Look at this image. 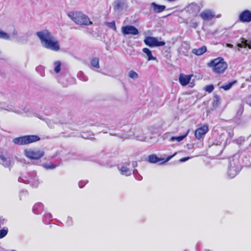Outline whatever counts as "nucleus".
Returning a JSON list of instances; mask_svg holds the SVG:
<instances>
[{
	"label": "nucleus",
	"mask_w": 251,
	"mask_h": 251,
	"mask_svg": "<svg viewBox=\"0 0 251 251\" xmlns=\"http://www.w3.org/2000/svg\"><path fill=\"white\" fill-rule=\"evenodd\" d=\"M211 149L216 150L217 151L216 152L217 155H219L222 153L224 150V147L223 146L215 145L212 147Z\"/></svg>",
	"instance_id": "nucleus-27"
},
{
	"label": "nucleus",
	"mask_w": 251,
	"mask_h": 251,
	"mask_svg": "<svg viewBox=\"0 0 251 251\" xmlns=\"http://www.w3.org/2000/svg\"><path fill=\"white\" fill-rule=\"evenodd\" d=\"M27 195V191L26 190H21L19 193L20 200H22L24 196H25Z\"/></svg>",
	"instance_id": "nucleus-40"
},
{
	"label": "nucleus",
	"mask_w": 251,
	"mask_h": 251,
	"mask_svg": "<svg viewBox=\"0 0 251 251\" xmlns=\"http://www.w3.org/2000/svg\"><path fill=\"white\" fill-rule=\"evenodd\" d=\"M122 32L124 35H136L139 34L138 29L135 26L131 25L123 26L121 28Z\"/></svg>",
	"instance_id": "nucleus-13"
},
{
	"label": "nucleus",
	"mask_w": 251,
	"mask_h": 251,
	"mask_svg": "<svg viewBox=\"0 0 251 251\" xmlns=\"http://www.w3.org/2000/svg\"><path fill=\"white\" fill-rule=\"evenodd\" d=\"M190 84H191V86H191V87H193V85L192 84V83H190Z\"/></svg>",
	"instance_id": "nucleus-52"
},
{
	"label": "nucleus",
	"mask_w": 251,
	"mask_h": 251,
	"mask_svg": "<svg viewBox=\"0 0 251 251\" xmlns=\"http://www.w3.org/2000/svg\"><path fill=\"white\" fill-rule=\"evenodd\" d=\"M204 90L208 93H211L214 90V86L213 85H206L204 88Z\"/></svg>",
	"instance_id": "nucleus-37"
},
{
	"label": "nucleus",
	"mask_w": 251,
	"mask_h": 251,
	"mask_svg": "<svg viewBox=\"0 0 251 251\" xmlns=\"http://www.w3.org/2000/svg\"><path fill=\"white\" fill-rule=\"evenodd\" d=\"M227 135L228 137L230 138H231L234 135L233 131L232 130H230L227 132Z\"/></svg>",
	"instance_id": "nucleus-46"
},
{
	"label": "nucleus",
	"mask_w": 251,
	"mask_h": 251,
	"mask_svg": "<svg viewBox=\"0 0 251 251\" xmlns=\"http://www.w3.org/2000/svg\"><path fill=\"white\" fill-rule=\"evenodd\" d=\"M44 167L46 169H47V170H49V169H55L56 167H57V165H54L52 163H46V164H45L44 165H43Z\"/></svg>",
	"instance_id": "nucleus-34"
},
{
	"label": "nucleus",
	"mask_w": 251,
	"mask_h": 251,
	"mask_svg": "<svg viewBox=\"0 0 251 251\" xmlns=\"http://www.w3.org/2000/svg\"><path fill=\"white\" fill-rule=\"evenodd\" d=\"M104 24L105 25H107L109 28L112 29L115 31H116L117 28L115 21H112L111 22H105Z\"/></svg>",
	"instance_id": "nucleus-29"
},
{
	"label": "nucleus",
	"mask_w": 251,
	"mask_h": 251,
	"mask_svg": "<svg viewBox=\"0 0 251 251\" xmlns=\"http://www.w3.org/2000/svg\"><path fill=\"white\" fill-rule=\"evenodd\" d=\"M40 140V138L38 136L31 135L15 138L13 140V142L17 145H24L39 141Z\"/></svg>",
	"instance_id": "nucleus-6"
},
{
	"label": "nucleus",
	"mask_w": 251,
	"mask_h": 251,
	"mask_svg": "<svg viewBox=\"0 0 251 251\" xmlns=\"http://www.w3.org/2000/svg\"><path fill=\"white\" fill-rule=\"evenodd\" d=\"M133 168H135L137 166V162H133L132 164Z\"/></svg>",
	"instance_id": "nucleus-48"
},
{
	"label": "nucleus",
	"mask_w": 251,
	"mask_h": 251,
	"mask_svg": "<svg viewBox=\"0 0 251 251\" xmlns=\"http://www.w3.org/2000/svg\"><path fill=\"white\" fill-rule=\"evenodd\" d=\"M238 21L243 23L251 22V12L249 10H245L239 15Z\"/></svg>",
	"instance_id": "nucleus-14"
},
{
	"label": "nucleus",
	"mask_w": 251,
	"mask_h": 251,
	"mask_svg": "<svg viewBox=\"0 0 251 251\" xmlns=\"http://www.w3.org/2000/svg\"><path fill=\"white\" fill-rule=\"evenodd\" d=\"M187 134L188 133H186L183 135L177 137L173 136L171 138L170 141L173 142L176 141L177 142H179L181 141L182 140H183L187 136Z\"/></svg>",
	"instance_id": "nucleus-26"
},
{
	"label": "nucleus",
	"mask_w": 251,
	"mask_h": 251,
	"mask_svg": "<svg viewBox=\"0 0 251 251\" xmlns=\"http://www.w3.org/2000/svg\"><path fill=\"white\" fill-rule=\"evenodd\" d=\"M91 65L92 67L95 68H99V59L98 57H93L91 59L90 61Z\"/></svg>",
	"instance_id": "nucleus-25"
},
{
	"label": "nucleus",
	"mask_w": 251,
	"mask_h": 251,
	"mask_svg": "<svg viewBox=\"0 0 251 251\" xmlns=\"http://www.w3.org/2000/svg\"><path fill=\"white\" fill-rule=\"evenodd\" d=\"M190 158V157H183V158L180 159L179 160V161L180 162H185V161L188 160Z\"/></svg>",
	"instance_id": "nucleus-45"
},
{
	"label": "nucleus",
	"mask_w": 251,
	"mask_h": 251,
	"mask_svg": "<svg viewBox=\"0 0 251 251\" xmlns=\"http://www.w3.org/2000/svg\"><path fill=\"white\" fill-rule=\"evenodd\" d=\"M79 79L82 81H86L88 80L87 76H84L82 72H80L77 75Z\"/></svg>",
	"instance_id": "nucleus-39"
},
{
	"label": "nucleus",
	"mask_w": 251,
	"mask_h": 251,
	"mask_svg": "<svg viewBox=\"0 0 251 251\" xmlns=\"http://www.w3.org/2000/svg\"><path fill=\"white\" fill-rule=\"evenodd\" d=\"M214 105L218 106L220 104V98L218 95L214 97Z\"/></svg>",
	"instance_id": "nucleus-38"
},
{
	"label": "nucleus",
	"mask_w": 251,
	"mask_h": 251,
	"mask_svg": "<svg viewBox=\"0 0 251 251\" xmlns=\"http://www.w3.org/2000/svg\"><path fill=\"white\" fill-rule=\"evenodd\" d=\"M132 173L136 180H141L142 179V176L138 174V171L136 169H134Z\"/></svg>",
	"instance_id": "nucleus-35"
},
{
	"label": "nucleus",
	"mask_w": 251,
	"mask_h": 251,
	"mask_svg": "<svg viewBox=\"0 0 251 251\" xmlns=\"http://www.w3.org/2000/svg\"><path fill=\"white\" fill-rule=\"evenodd\" d=\"M7 222L6 219L0 218V227H1L2 226H3Z\"/></svg>",
	"instance_id": "nucleus-44"
},
{
	"label": "nucleus",
	"mask_w": 251,
	"mask_h": 251,
	"mask_svg": "<svg viewBox=\"0 0 251 251\" xmlns=\"http://www.w3.org/2000/svg\"><path fill=\"white\" fill-rule=\"evenodd\" d=\"M208 66L211 68L212 71L216 74H223L227 68V64L222 57H218L211 60Z\"/></svg>",
	"instance_id": "nucleus-3"
},
{
	"label": "nucleus",
	"mask_w": 251,
	"mask_h": 251,
	"mask_svg": "<svg viewBox=\"0 0 251 251\" xmlns=\"http://www.w3.org/2000/svg\"><path fill=\"white\" fill-rule=\"evenodd\" d=\"M247 152H237L229 158L227 175L231 178L236 176L241 170L243 166L251 167V159L247 156Z\"/></svg>",
	"instance_id": "nucleus-1"
},
{
	"label": "nucleus",
	"mask_w": 251,
	"mask_h": 251,
	"mask_svg": "<svg viewBox=\"0 0 251 251\" xmlns=\"http://www.w3.org/2000/svg\"><path fill=\"white\" fill-rule=\"evenodd\" d=\"M82 137H83V138H87V137H85V136H82Z\"/></svg>",
	"instance_id": "nucleus-51"
},
{
	"label": "nucleus",
	"mask_w": 251,
	"mask_h": 251,
	"mask_svg": "<svg viewBox=\"0 0 251 251\" xmlns=\"http://www.w3.org/2000/svg\"><path fill=\"white\" fill-rule=\"evenodd\" d=\"M73 221L72 218L71 217H68L67 218L66 222V225L68 226H71L73 225Z\"/></svg>",
	"instance_id": "nucleus-41"
},
{
	"label": "nucleus",
	"mask_w": 251,
	"mask_h": 251,
	"mask_svg": "<svg viewBox=\"0 0 251 251\" xmlns=\"http://www.w3.org/2000/svg\"><path fill=\"white\" fill-rule=\"evenodd\" d=\"M0 38L9 40L10 37L7 33L0 30Z\"/></svg>",
	"instance_id": "nucleus-36"
},
{
	"label": "nucleus",
	"mask_w": 251,
	"mask_h": 251,
	"mask_svg": "<svg viewBox=\"0 0 251 251\" xmlns=\"http://www.w3.org/2000/svg\"><path fill=\"white\" fill-rule=\"evenodd\" d=\"M12 34L13 35H16L18 34V31L16 29H14Z\"/></svg>",
	"instance_id": "nucleus-49"
},
{
	"label": "nucleus",
	"mask_w": 251,
	"mask_h": 251,
	"mask_svg": "<svg viewBox=\"0 0 251 251\" xmlns=\"http://www.w3.org/2000/svg\"><path fill=\"white\" fill-rule=\"evenodd\" d=\"M144 42L147 46L150 47H160L165 45L164 41H158L157 38L154 37H147Z\"/></svg>",
	"instance_id": "nucleus-12"
},
{
	"label": "nucleus",
	"mask_w": 251,
	"mask_h": 251,
	"mask_svg": "<svg viewBox=\"0 0 251 251\" xmlns=\"http://www.w3.org/2000/svg\"><path fill=\"white\" fill-rule=\"evenodd\" d=\"M240 42L238 43L237 47L239 48H248L251 49V40H248L244 38H241L240 39Z\"/></svg>",
	"instance_id": "nucleus-20"
},
{
	"label": "nucleus",
	"mask_w": 251,
	"mask_h": 251,
	"mask_svg": "<svg viewBox=\"0 0 251 251\" xmlns=\"http://www.w3.org/2000/svg\"><path fill=\"white\" fill-rule=\"evenodd\" d=\"M137 140L140 141H144L145 140V138L144 137H142L141 138H140V137H138Z\"/></svg>",
	"instance_id": "nucleus-50"
},
{
	"label": "nucleus",
	"mask_w": 251,
	"mask_h": 251,
	"mask_svg": "<svg viewBox=\"0 0 251 251\" xmlns=\"http://www.w3.org/2000/svg\"><path fill=\"white\" fill-rule=\"evenodd\" d=\"M18 181L20 182H26L29 184L33 187H37L40 183L38 176L36 175V172L32 171L28 174L27 176L20 177Z\"/></svg>",
	"instance_id": "nucleus-5"
},
{
	"label": "nucleus",
	"mask_w": 251,
	"mask_h": 251,
	"mask_svg": "<svg viewBox=\"0 0 251 251\" xmlns=\"http://www.w3.org/2000/svg\"><path fill=\"white\" fill-rule=\"evenodd\" d=\"M15 160L13 156L7 153L0 154V165L9 170L13 167Z\"/></svg>",
	"instance_id": "nucleus-7"
},
{
	"label": "nucleus",
	"mask_w": 251,
	"mask_h": 251,
	"mask_svg": "<svg viewBox=\"0 0 251 251\" xmlns=\"http://www.w3.org/2000/svg\"><path fill=\"white\" fill-rule=\"evenodd\" d=\"M220 17V15H218V16H217V17L219 18V17Z\"/></svg>",
	"instance_id": "nucleus-53"
},
{
	"label": "nucleus",
	"mask_w": 251,
	"mask_h": 251,
	"mask_svg": "<svg viewBox=\"0 0 251 251\" xmlns=\"http://www.w3.org/2000/svg\"><path fill=\"white\" fill-rule=\"evenodd\" d=\"M44 209V205L41 202L35 203L32 208L33 212L35 214H40Z\"/></svg>",
	"instance_id": "nucleus-21"
},
{
	"label": "nucleus",
	"mask_w": 251,
	"mask_h": 251,
	"mask_svg": "<svg viewBox=\"0 0 251 251\" xmlns=\"http://www.w3.org/2000/svg\"><path fill=\"white\" fill-rule=\"evenodd\" d=\"M208 131V126L207 125H203V126L197 129L195 132L196 138L200 139Z\"/></svg>",
	"instance_id": "nucleus-17"
},
{
	"label": "nucleus",
	"mask_w": 251,
	"mask_h": 251,
	"mask_svg": "<svg viewBox=\"0 0 251 251\" xmlns=\"http://www.w3.org/2000/svg\"><path fill=\"white\" fill-rule=\"evenodd\" d=\"M176 152L172 155L168 156L165 159L164 158H159L156 155H151L149 156V161L152 163H155L160 161H163V162L161 164H163L169 161L172 157L176 155Z\"/></svg>",
	"instance_id": "nucleus-15"
},
{
	"label": "nucleus",
	"mask_w": 251,
	"mask_h": 251,
	"mask_svg": "<svg viewBox=\"0 0 251 251\" xmlns=\"http://www.w3.org/2000/svg\"><path fill=\"white\" fill-rule=\"evenodd\" d=\"M235 142L239 146L243 145L246 147L244 151H239L241 153L242 151H246L247 152L246 155L248 158H251L250 154H251V135H250L246 139L244 137H240L235 140Z\"/></svg>",
	"instance_id": "nucleus-8"
},
{
	"label": "nucleus",
	"mask_w": 251,
	"mask_h": 251,
	"mask_svg": "<svg viewBox=\"0 0 251 251\" xmlns=\"http://www.w3.org/2000/svg\"><path fill=\"white\" fill-rule=\"evenodd\" d=\"M192 75H184L180 74L179 77V81L180 84L182 86H186L187 85L190 80Z\"/></svg>",
	"instance_id": "nucleus-19"
},
{
	"label": "nucleus",
	"mask_w": 251,
	"mask_h": 251,
	"mask_svg": "<svg viewBox=\"0 0 251 251\" xmlns=\"http://www.w3.org/2000/svg\"><path fill=\"white\" fill-rule=\"evenodd\" d=\"M202 7V5L201 3L192 2L188 4L185 9L187 13L196 16L199 13Z\"/></svg>",
	"instance_id": "nucleus-11"
},
{
	"label": "nucleus",
	"mask_w": 251,
	"mask_h": 251,
	"mask_svg": "<svg viewBox=\"0 0 251 251\" xmlns=\"http://www.w3.org/2000/svg\"><path fill=\"white\" fill-rule=\"evenodd\" d=\"M142 51L143 52H144L147 55V56L148 57V60L149 61L156 60V57H154L152 55L151 51L148 48H144L142 49Z\"/></svg>",
	"instance_id": "nucleus-24"
},
{
	"label": "nucleus",
	"mask_w": 251,
	"mask_h": 251,
	"mask_svg": "<svg viewBox=\"0 0 251 251\" xmlns=\"http://www.w3.org/2000/svg\"><path fill=\"white\" fill-rule=\"evenodd\" d=\"M236 83H237V81L233 80L231 82H229L227 84L222 86L220 88L223 89L224 90L227 91L229 90L232 87V86Z\"/></svg>",
	"instance_id": "nucleus-28"
},
{
	"label": "nucleus",
	"mask_w": 251,
	"mask_h": 251,
	"mask_svg": "<svg viewBox=\"0 0 251 251\" xmlns=\"http://www.w3.org/2000/svg\"><path fill=\"white\" fill-rule=\"evenodd\" d=\"M128 7V0H115L113 3V10L117 14L126 11Z\"/></svg>",
	"instance_id": "nucleus-9"
},
{
	"label": "nucleus",
	"mask_w": 251,
	"mask_h": 251,
	"mask_svg": "<svg viewBox=\"0 0 251 251\" xmlns=\"http://www.w3.org/2000/svg\"><path fill=\"white\" fill-rule=\"evenodd\" d=\"M43 70H44L43 69V67L42 66H38L36 68V70L37 72L41 71H43Z\"/></svg>",
	"instance_id": "nucleus-47"
},
{
	"label": "nucleus",
	"mask_w": 251,
	"mask_h": 251,
	"mask_svg": "<svg viewBox=\"0 0 251 251\" xmlns=\"http://www.w3.org/2000/svg\"><path fill=\"white\" fill-rule=\"evenodd\" d=\"M88 182L87 180H84V181H80L78 183V186L79 187L81 188H83L84 185H85Z\"/></svg>",
	"instance_id": "nucleus-43"
},
{
	"label": "nucleus",
	"mask_w": 251,
	"mask_h": 251,
	"mask_svg": "<svg viewBox=\"0 0 251 251\" xmlns=\"http://www.w3.org/2000/svg\"><path fill=\"white\" fill-rule=\"evenodd\" d=\"M54 65H55L54 67V72L56 73H58L60 71V68H61V63L59 61H55L54 62Z\"/></svg>",
	"instance_id": "nucleus-30"
},
{
	"label": "nucleus",
	"mask_w": 251,
	"mask_h": 251,
	"mask_svg": "<svg viewBox=\"0 0 251 251\" xmlns=\"http://www.w3.org/2000/svg\"><path fill=\"white\" fill-rule=\"evenodd\" d=\"M36 35L40 40L43 47L53 51H57L60 50L58 41L54 37L51 33L47 29L38 31Z\"/></svg>",
	"instance_id": "nucleus-2"
},
{
	"label": "nucleus",
	"mask_w": 251,
	"mask_h": 251,
	"mask_svg": "<svg viewBox=\"0 0 251 251\" xmlns=\"http://www.w3.org/2000/svg\"><path fill=\"white\" fill-rule=\"evenodd\" d=\"M129 165V163H125L121 167L118 166V169L122 175L128 176L131 175V171L128 167Z\"/></svg>",
	"instance_id": "nucleus-18"
},
{
	"label": "nucleus",
	"mask_w": 251,
	"mask_h": 251,
	"mask_svg": "<svg viewBox=\"0 0 251 251\" xmlns=\"http://www.w3.org/2000/svg\"><path fill=\"white\" fill-rule=\"evenodd\" d=\"M52 215L50 213L46 212L44 215L43 221H46V223L50 222L52 220Z\"/></svg>",
	"instance_id": "nucleus-32"
},
{
	"label": "nucleus",
	"mask_w": 251,
	"mask_h": 251,
	"mask_svg": "<svg viewBox=\"0 0 251 251\" xmlns=\"http://www.w3.org/2000/svg\"><path fill=\"white\" fill-rule=\"evenodd\" d=\"M10 251H16L15 250H11Z\"/></svg>",
	"instance_id": "nucleus-54"
},
{
	"label": "nucleus",
	"mask_w": 251,
	"mask_h": 251,
	"mask_svg": "<svg viewBox=\"0 0 251 251\" xmlns=\"http://www.w3.org/2000/svg\"><path fill=\"white\" fill-rule=\"evenodd\" d=\"M8 233V228L4 227L0 230V239L4 237Z\"/></svg>",
	"instance_id": "nucleus-33"
},
{
	"label": "nucleus",
	"mask_w": 251,
	"mask_h": 251,
	"mask_svg": "<svg viewBox=\"0 0 251 251\" xmlns=\"http://www.w3.org/2000/svg\"><path fill=\"white\" fill-rule=\"evenodd\" d=\"M26 156L31 159L38 160L44 155L43 151L37 149H26L25 150Z\"/></svg>",
	"instance_id": "nucleus-10"
},
{
	"label": "nucleus",
	"mask_w": 251,
	"mask_h": 251,
	"mask_svg": "<svg viewBox=\"0 0 251 251\" xmlns=\"http://www.w3.org/2000/svg\"><path fill=\"white\" fill-rule=\"evenodd\" d=\"M128 75L130 78L133 79H136L139 77L138 74L134 71H129Z\"/></svg>",
	"instance_id": "nucleus-31"
},
{
	"label": "nucleus",
	"mask_w": 251,
	"mask_h": 251,
	"mask_svg": "<svg viewBox=\"0 0 251 251\" xmlns=\"http://www.w3.org/2000/svg\"><path fill=\"white\" fill-rule=\"evenodd\" d=\"M207 50L206 46H203L199 49H194L192 50V52L198 56L201 55L205 53Z\"/></svg>",
	"instance_id": "nucleus-23"
},
{
	"label": "nucleus",
	"mask_w": 251,
	"mask_h": 251,
	"mask_svg": "<svg viewBox=\"0 0 251 251\" xmlns=\"http://www.w3.org/2000/svg\"><path fill=\"white\" fill-rule=\"evenodd\" d=\"M215 16L214 12L209 9L205 10L200 14V17L204 21L211 20L215 17Z\"/></svg>",
	"instance_id": "nucleus-16"
},
{
	"label": "nucleus",
	"mask_w": 251,
	"mask_h": 251,
	"mask_svg": "<svg viewBox=\"0 0 251 251\" xmlns=\"http://www.w3.org/2000/svg\"><path fill=\"white\" fill-rule=\"evenodd\" d=\"M68 16L77 25H87L92 24L89 18L81 12H70Z\"/></svg>",
	"instance_id": "nucleus-4"
},
{
	"label": "nucleus",
	"mask_w": 251,
	"mask_h": 251,
	"mask_svg": "<svg viewBox=\"0 0 251 251\" xmlns=\"http://www.w3.org/2000/svg\"><path fill=\"white\" fill-rule=\"evenodd\" d=\"M151 5L153 8V11L156 13L162 12L166 8V6L165 5H159L156 4L155 2H152L151 3Z\"/></svg>",
	"instance_id": "nucleus-22"
},
{
	"label": "nucleus",
	"mask_w": 251,
	"mask_h": 251,
	"mask_svg": "<svg viewBox=\"0 0 251 251\" xmlns=\"http://www.w3.org/2000/svg\"><path fill=\"white\" fill-rule=\"evenodd\" d=\"M244 111V107L242 105H240L237 114L238 115H241Z\"/></svg>",
	"instance_id": "nucleus-42"
}]
</instances>
